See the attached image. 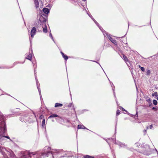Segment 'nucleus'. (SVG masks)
Masks as SVG:
<instances>
[{
    "label": "nucleus",
    "mask_w": 158,
    "mask_h": 158,
    "mask_svg": "<svg viewBox=\"0 0 158 158\" xmlns=\"http://www.w3.org/2000/svg\"><path fill=\"white\" fill-rule=\"evenodd\" d=\"M153 103L154 105H156L157 104L158 102L156 100L154 99L153 101Z\"/></svg>",
    "instance_id": "cd10ccee"
},
{
    "label": "nucleus",
    "mask_w": 158,
    "mask_h": 158,
    "mask_svg": "<svg viewBox=\"0 0 158 158\" xmlns=\"http://www.w3.org/2000/svg\"><path fill=\"white\" fill-rule=\"evenodd\" d=\"M42 27L43 28V31L44 33H47L48 32V30L46 25V24H43L42 25Z\"/></svg>",
    "instance_id": "1a4fd4ad"
},
{
    "label": "nucleus",
    "mask_w": 158,
    "mask_h": 158,
    "mask_svg": "<svg viewBox=\"0 0 158 158\" xmlns=\"http://www.w3.org/2000/svg\"><path fill=\"white\" fill-rule=\"evenodd\" d=\"M49 36L52 38V37H53L52 34L51 33H50L49 35Z\"/></svg>",
    "instance_id": "49530a36"
},
{
    "label": "nucleus",
    "mask_w": 158,
    "mask_h": 158,
    "mask_svg": "<svg viewBox=\"0 0 158 158\" xmlns=\"http://www.w3.org/2000/svg\"><path fill=\"white\" fill-rule=\"evenodd\" d=\"M38 91H39V94H40V100H41V99H42V95H41V90H40V89H39V90H38Z\"/></svg>",
    "instance_id": "c85d7f7f"
},
{
    "label": "nucleus",
    "mask_w": 158,
    "mask_h": 158,
    "mask_svg": "<svg viewBox=\"0 0 158 158\" xmlns=\"http://www.w3.org/2000/svg\"><path fill=\"white\" fill-rule=\"evenodd\" d=\"M126 35V34H125V35H124L123 36H122L121 37H120V38H123V37H124L125 36V35Z\"/></svg>",
    "instance_id": "bf43d9fd"
},
{
    "label": "nucleus",
    "mask_w": 158,
    "mask_h": 158,
    "mask_svg": "<svg viewBox=\"0 0 158 158\" xmlns=\"http://www.w3.org/2000/svg\"><path fill=\"white\" fill-rule=\"evenodd\" d=\"M117 125V123H116V125H115V133L116 132Z\"/></svg>",
    "instance_id": "de8ad7c7"
},
{
    "label": "nucleus",
    "mask_w": 158,
    "mask_h": 158,
    "mask_svg": "<svg viewBox=\"0 0 158 158\" xmlns=\"http://www.w3.org/2000/svg\"><path fill=\"white\" fill-rule=\"evenodd\" d=\"M36 27H33L32 28L31 31V38H33L34 35L36 34L37 31Z\"/></svg>",
    "instance_id": "0eeeda50"
},
{
    "label": "nucleus",
    "mask_w": 158,
    "mask_h": 158,
    "mask_svg": "<svg viewBox=\"0 0 158 158\" xmlns=\"http://www.w3.org/2000/svg\"><path fill=\"white\" fill-rule=\"evenodd\" d=\"M120 111L119 110H118L116 112V115H118L120 114Z\"/></svg>",
    "instance_id": "4c0bfd02"
},
{
    "label": "nucleus",
    "mask_w": 158,
    "mask_h": 158,
    "mask_svg": "<svg viewBox=\"0 0 158 158\" xmlns=\"http://www.w3.org/2000/svg\"><path fill=\"white\" fill-rule=\"evenodd\" d=\"M146 101L148 102H151V99L148 98V99H147Z\"/></svg>",
    "instance_id": "79ce46f5"
},
{
    "label": "nucleus",
    "mask_w": 158,
    "mask_h": 158,
    "mask_svg": "<svg viewBox=\"0 0 158 158\" xmlns=\"http://www.w3.org/2000/svg\"><path fill=\"white\" fill-rule=\"evenodd\" d=\"M87 14L89 15V16L92 19V20L94 21L95 19L93 17L90 13H87Z\"/></svg>",
    "instance_id": "b1692460"
},
{
    "label": "nucleus",
    "mask_w": 158,
    "mask_h": 158,
    "mask_svg": "<svg viewBox=\"0 0 158 158\" xmlns=\"http://www.w3.org/2000/svg\"><path fill=\"white\" fill-rule=\"evenodd\" d=\"M27 57H26V58L31 61L32 60V55L30 53H29V54H27Z\"/></svg>",
    "instance_id": "f3484780"
},
{
    "label": "nucleus",
    "mask_w": 158,
    "mask_h": 158,
    "mask_svg": "<svg viewBox=\"0 0 158 158\" xmlns=\"http://www.w3.org/2000/svg\"><path fill=\"white\" fill-rule=\"evenodd\" d=\"M34 72H35V80H36V82L37 87V88L38 90H39V89H40V85L39 83V82L38 81L37 79V77H36L35 76V70H34Z\"/></svg>",
    "instance_id": "9b49d317"
},
{
    "label": "nucleus",
    "mask_w": 158,
    "mask_h": 158,
    "mask_svg": "<svg viewBox=\"0 0 158 158\" xmlns=\"http://www.w3.org/2000/svg\"><path fill=\"white\" fill-rule=\"evenodd\" d=\"M45 120L44 118L43 119L42 123V126L43 127H44Z\"/></svg>",
    "instance_id": "4be33fe9"
},
{
    "label": "nucleus",
    "mask_w": 158,
    "mask_h": 158,
    "mask_svg": "<svg viewBox=\"0 0 158 158\" xmlns=\"http://www.w3.org/2000/svg\"><path fill=\"white\" fill-rule=\"evenodd\" d=\"M102 31V32L103 33V32H106L105 31L103 30V29L102 28V27H101L100 26H99V27H98Z\"/></svg>",
    "instance_id": "c756f323"
},
{
    "label": "nucleus",
    "mask_w": 158,
    "mask_h": 158,
    "mask_svg": "<svg viewBox=\"0 0 158 158\" xmlns=\"http://www.w3.org/2000/svg\"><path fill=\"white\" fill-rule=\"evenodd\" d=\"M84 158H95L94 156H89V155H85L84 156Z\"/></svg>",
    "instance_id": "aec40b11"
},
{
    "label": "nucleus",
    "mask_w": 158,
    "mask_h": 158,
    "mask_svg": "<svg viewBox=\"0 0 158 158\" xmlns=\"http://www.w3.org/2000/svg\"><path fill=\"white\" fill-rule=\"evenodd\" d=\"M152 110H154L155 111H157V108H156L155 107H153L152 108Z\"/></svg>",
    "instance_id": "ea45409f"
},
{
    "label": "nucleus",
    "mask_w": 158,
    "mask_h": 158,
    "mask_svg": "<svg viewBox=\"0 0 158 158\" xmlns=\"http://www.w3.org/2000/svg\"><path fill=\"white\" fill-rule=\"evenodd\" d=\"M139 68L140 69V68H141V67H141L140 65H139Z\"/></svg>",
    "instance_id": "13d9d810"
},
{
    "label": "nucleus",
    "mask_w": 158,
    "mask_h": 158,
    "mask_svg": "<svg viewBox=\"0 0 158 158\" xmlns=\"http://www.w3.org/2000/svg\"><path fill=\"white\" fill-rule=\"evenodd\" d=\"M155 150H156V152H158V151H157V150L156 149H155Z\"/></svg>",
    "instance_id": "0e129e2a"
},
{
    "label": "nucleus",
    "mask_w": 158,
    "mask_h": 158,
    "mask_svg": "<svg viewBox=\"0 0 158 158\" xmlns=\"http://www.w3.org/2000/svg\"><path fill=\"white\" fill-rule=\"evenodd\" d=\"M103 139H104L105 140H106L107 139H105L104 138H103Z\"/></svg>",
    "instance_id": "69168bd1"
},
{
    "label": "nucleus",
    "mask_w": 158,
    "mask_h": 158,
    "mask_svg": "<svg viewBox=\"0 0 158 158\" xmlns=\"http://www.w3.org/2000/svg\"><path fill=\"white\" fill-rule=\"evenodd\" d=\"M152 95L153 96H155L156 97H157L158 95L157 92H155L152 94Z\"/></svg>",
    "instance_id": "2f4dec72"
},
{
    "label": "nucleus",
    "mask_w": 158,
    "mask_h": 158,
    "mask_svg": "<svg viewBox=\"0 0 158 158\" xmlns=\"http://www.w3.org/2000/svg\"><path fill=\"white\" fill-rule=\"evenodd\" d=\"M123 57L124 59V60L125 61H127L128 60L127 58V57L124 55H123Z\"/></svg>",
    "instance_id": "72a5a7b5"
},
{
    "label": "nucleus",
    "mask_w": 158,
    "mask_h": 158,
    "mask_svg": "<svg viewBox=\"0 0 158 158\" xmlns=\"http://www.w3.org/2000/svg\"><path fill=\"white\" fill-rule=\"evenodd\" d=\"M20 120L21 122L25 123L28 122L30 123L31 122V118H28L26 119L23 118L22 117H21L20 118Z\"/></svg>",
    "instance_id": "6e6552de"
},
{
    "label": "nucleus",
    "mask_w": 158,
    "mask_h": 158,
    "mask_svg": "<svg viewBox=\"0 0 158 158\" xmlns=\"http://www.w3.org/2000/svg\"><path fill=\"white\" fill-rule=\"evenodd\" d=\"M135 116H136V117H138V112L137 111L136 112V114H135Z\"/></svg>",
    "instance_id": "3c124183"
},
{
    "label": "nucleus",
    "mask_w": 158,
    "mask_h": 158,
    "mask_svg": "<svg viewBox=\"0 0 158 158\" xmlns=\"http://www.w3.org/2000/svg\"><path fill=\"white\" fill-rule=\"evenodd\" d=\"M11 68V67H8V66H4V67H3V66H2V67H0V69H9V68Z\"/></svg>",
    "instance_id": "7c9ffc66"
},
{
    "label": "nucleus",
    "mask_w": 158,
    "mask_h": 158,
    "mask_svg": "<svg viewBox=\"0 0 158 158\" xmlns=\"http://www.w3.org/2000/svg\"><path fill=\"white\" fill-rule=\"evenodd\" d=\"M71 157V156H68L67 154L66 153L64 154L63 156H60V157Z\"/></svg>",
    "instance_id": "5701e85b"
},
{
    "label": "nucleus",
    "mask_w": 158,
    "mask_h": 158,
    "mask_svg": "<svg viewBox=\"0 0 158 158\" xmlns=\"http://www.w3.org/2000/svg\"><path fill=\"white\" fill-rule=\"evenodd\" d=\"M19 63H19V62H14L13 64V66L12 67H11V68L14 67V66H15V65H16V64H18Z\"/></svg>",
    "instance_id": "e433bc0d"
},
{
    "label": "nucleus",
    "mask_w": 158,
    "mask_h": 158,
    "mask_svg": "<svg viewBox=\"0 0 158 158\" xmlns=\"http://www.w3.org/2000/svg\"><path fill=\"white\" fill-rule=\"evenodd\" d=\"M115 143L116 144L118 145L120 147L126 148L127 149H128V148L127 147V145H125L124 143L118 141H115Z\"/></svg>",
    "instance_id": "423d86ee"
},
{
    "label": "nucleus",
    "mask_w": 158,
    "mask_h": 158,
    "mask_svg": "<svg viewBox=\"0 0 158 158\" xmlns=\"http://www.w3.org/2000/svg\"><path fill=\"white\" fill-rule=\"evenodd\" d=\"M43 115H41L40 116V119H42V117H43Z\"/></svg>",
    "instance_id": "864d4df0"
},
{
    "label": "nucleus",
    "mask_w": 158,
    "mask_h": 158,
    "mask_svg": "<svg viewBox=\"0 0 158 158\" xmlns=\"http://www.w3.org/2000/svg\"><path fill=\"white\" fill-rule=\"evenodd\" d=\"M94 22L97 25V26L98 27L99 26H100V25L95 20L94 21Z\"/></svg>",
    "instance_id": "c9c22d12"
},
{
    "label": "nucleus",
    "mask_w": 158,
    "mask_h": 158,
    "mask_svg": "<svg viewBox=\"0 0 158 158\" xmlns=\"http://www.w3.org/2000/svg\"><path fill=\"white\" fill-rule=\"evenodd\" d=\"M58 117V115L57 114H54L50 115L48 117V118H52L56 117Z\"/></svg>",
    "instance_id": "a211bd4d"
},
{
    "label": "nucleus",
    "mask_w": 158,
    "mask_h": 158,
    "mask_svg": "<svg viewBox=\"0 0 158 158\" xmlns=\"http://www.w3.org/2000/svg\"><path fill=\"white\" fill-rule=\"evenodd\" d=\"M40 25H37V27H35L36 28V30L38 31H41V26L42 24H41V23H40Z\"/></svg>",
    "instance_id": "dca6fc26"
},
{
    "label": "nucleus",
    "mask_w": 158,
    "mask_h": 158,
    "mask_svg": "<svg viewBox=\"0 0 158 158\" xmlns=\"http://www.w3.org/2000/svg\"><path fill=\"white\" fill-rule=\"evenodd\" d=\"M149 107H150L151 106H153L152 104V103L151 102H149L148 103V105Z\"/></svg>",
    "instance_id": "f704fd0d"
},
{
    "label": "nucleus",
    "mask_w": 158,
    "mask_h": 158,
    "mask_svg": "<svg viewBox=\"0 0 158 158\" xmlns=\"http://www.w3.org/2000/svg\"><path fill=\"white\" fill-rule=\"evenodd\" d=\"M27 114H25L24 115V117H27Z\"/></svg>",
    "instance_id": "6e6d98bb"
},
{
    "label": "nucleus",
    "mask_w": 158,
    "mask_h": 158,
    "mask_svg": "<svg viewBox=\"0 0 158 158\" xmlns=\"http://www.w3.org/2000/svg\"><path fill=\"white\" fill-rule=\"evenodd\" d=\"M91 61H93V62H95L96 63H97L99 65L101 66V67L102 68V69H103V71H104V73H105V72H104V70L103 69H102V67L101 65L100 64H99V63L98 62L96 61H95V60H91Z\"/></svg>",
    "instance_id": "a19ab883"
},
{
    "label": "nucleus",
    "mask_w": 158,
    "mask_h": 158,
    "mask_svg": "<svg viewBox=\"0 0 158 158\" xmlns=\"http://www.w3.org/2000/svg\"><path fill=\"white\" fill-rule=\"evenodd\" d=\"M152 150L150 148L149 145L145 144L143 147L142 153L144 155L148 156L151 154Z\"/></svg>",
    "instance_id": "20e7f679"
},
{
    "label": "nucleus",
    "mask_w": 158,
    "mask_h": 158,
    "mask_svg": "<svg viewBox=\"0 0 158 158\" xmlns=\"http://www.w3.org/2000/svg\"><path fill=\"white\" fill-rule=\"evenodd\" d=\"M38 25H39V26L40 25V23H39V22L37 23V22H35L33 24V26L35 27H36Z\"/></svg>",
    "instance_id": "393cba45"
},
{
    "label": "nucleus",
    "mask_w": 158,
    "mask_h": 158,
    "mask_svg": "<svg viewBox=\"0 0 158 158\" xmlns=\"http://www.w3.org/2000/svg\"><path fill=\"white\" fill-rule=\"evenodd\" d=\"M73 105V104L72 103H70L69 104V105H68L69 107H71V106Z\"/></svg>",
    "instance_id": "09e8293b"
},
{
    "label": "nucleus",
    "mask_w": 158,
    "mask_h": 158,
    "mask_svg": "<svg viewBox=\"0 0 158 158\" xmlns=\"http://www.w3.org/2000/svg\"><path fill=\"white\" fill-rule=\"evenodd\" d=\"M122 110L123 111H126L123 108H122Z\"/></svg>",
    "instance_id": "4d7b16f0"
},
{
    "label": "nucleus",
    "mask_w": 158,
    "mask_h": 158,
    "mask_svg": "<svg viewBox=\"0 0 158 158\" xmlns=\"http://www.w3.org/2000/svg\"><path fill=\"white\" fill-rule=\"evenodd\" d=\"M38 17H39L40 23L42 25L43 24H46V21L47 19V17L43 13H40L38 15Z\"/></svg>",
    "instance_id": "7ed1b4c3"
},
{
    "label": "nucleus",
    "mask_w": 158,
    "mask_h": 158,
    "mask_svg": "<svg viewBox=\"0 0 158 158\" xmlns=\"http://www.w3.org/2000/svg\"><path fill=\"white\" fill-rule=\"evenodd\" d=\"M52 6L51 4H48L46 6V7L48 8H49V9H50V10L51 7H52Z\"/></svg>",
    "instance_id": "58836bf2"
},
{
    "label": "nucleus",
    "mask_w": 158,
    "mask_h": 158,
    "mask_svg": "<svg viewBox=\"0 0 158 158\" xmlns=\"http://www.w3.org/2000/svg\"><path fill=\"white\" fill-rule=\"evenodd\" d=\"M140 69L141 71H142L143 72H144L145 71V69L143 67H142L140 68Z\"/></svg>",
    "instance_id": "37998d69"
},
{
    "label": "nucleus",
    "mask_w": 158,
    "mask_h": 158,
    "mask_svg": "<svg viewBox=\"0 0 158 158\" xmlns=\"http://www.w3.org/2000/svg\"><path fill=\"white\" fill-rule=\"evenodd\" d=\"M50 10L49 9L44 7L43 9V11L44 13L47 15L49 13Z\"/></svg>",
    "instance_id": "9d476101"
},
{
    "label": "nucleus",
    "mask_w": 158,
    "mask_h": 158,
    "mask_svg": "<svg viewBox=\"0 0 158 158\" xmlns=\"http://www.w3.org/2000/svg\"><path fill=\"white\" fill-rule=\"evenodd\" d=\"M35 6L36 9L39 7V2L38 0H34Z\"/></svg>",
    "instance_id": "2eb2a0df"
},
{
    "label": "nucleus",
    "mask_w": 158,
    "mask_h": 158,
    "mask_svg": "<svg viewBox=\"0 0 158 158\" xmlns=\"http://www.w3.org/2000/svg\"><path fill=\"white\" fill-rule=\"evenodd\" d=\"M106 142L108 143L109 144V146H110V143H109L108 142V140L107 139L106 140Z\"/></svg>",
    "instance_id": "603ef678"
},
{
    "label": "nucleus",
    "mask_w": 158,
    "mask_h": 158,
    "mask_svg": "<svg viewBox=\"0 0 158 158\" xmlns=\"http://www.w3.org/2000/svg\"><path fill=\"white\" fill-rule=\"evenodd\" d=\"M78 129H87L88 130L87 128H86L85 126L83 125H78L77 126Z\"/></svg>",
    "instance_id": "f8f14e48"
},
{
    "label": "nucleus",
    "mask_w": 158,
    "mask_h": 158,
    "mask_svg": "<svg viewBox=\"0 0 158 158\" xmlns=\"http://www.w3.org/2000/svg\"><path fill=\"white\" fill-rule=\"evenodd\" d=\"M103 35L105 36H107L108 39L114 44L115 45H117V43L116 42V40L112 38V35L109 34L107 32L105 31L103 32Z\"/></svg>",
    "instance_id": "39448f33"
},
{
    "label": "nucleus",
    "mask_w": 158,
    "mask_h": 158,
    "mask_svg": "<svg viewBox=\"0 0 158 158\" xmlns=\"http://www.w3.org/2000/svg\"><path fill=\"white\" fill-rule=\"evenodd\" d=\"M0 144L6 141V139L5 138H6L11 140L9 136L5 135L7 134L6 127L5 122L4 120L2 119L0 120ZM2 150L1 147L0 146V152Z\"/></svg>",
    "instance_id": "f03ea898"
},
{
    "label": "nucleus",
    "mask_w": 158,
    "mask_h": 158,
    "mask_svg": "<svg viewBox=\"0 0 158 158\" xmlns=\"http://www.w3.org/2000/svg\"><path fill=\"white\" fill-rule=\"evenodd\" d=\"M111 85V87H112V89H113V93H114V96L115 97V92H114V90H115V86H114V85H113V83H112V84Z\"/></svg>",
    "instance_id": "412c9836"
},
{
    "label": "nucleus",
    "mask_w": 158,
    "mask_h": 158,
    "mask_svg": "<svg viewBox=\"0 0 158 158\" xmlns=\"http://www.w3.org/2000/svg\"><path fill=\"white\" fill-rule=\"evenodd\" d=\"M148 127H147V129H148Z\"/></svg>",
    "instance_id": "774afa93"
},
{
    "label": "nucleus",
    "mask_w": 158,
    "mask_h": 158,
    "mask_svg": "<svg viewBox=\"0 0 158 158\" xmlns=\"http://www.w3.org/2000/svg\"><path fill=\"white\" fill-rule=\"evenodd\" d=\"M44 152H27V154L24 155L25 158L30 157L31 158H42L45 156L48 157L49 156H52L54 157V153H58L59 152V150H54L53 151L51 150L50 147H45L44 149Z\"/></svg>",
    "instance_id": "f257e3e1"
},
{
    "label": "nucleus",
    "mask_w": 158,
    "mask_h": 158,
    "mask_svg": "<svg viewBox=\"0 0 158 158\" xmlns=\"http://www.w3.org/2000/svg\"><path fill=\"white\" fill-rule=\"evenodd\" d=\"M153 124H152L151 125H150L149 126V127L150 129H152V128L153 127Z\"/></svg>",
    "instance_id": "a18cd8bd"
},
{
    "label": "nucleus",
    "mask_w": 158,
    "mask_h": 158,
    "mask_svg": "<svg viewBox=\"0 0 158 158\" xmlns=\"http://www.w3.org/2000/svg\"><path fill=\"white\" fill-rule=\"evenodd\" d=\"M51 39L53 41V42H55V41H54V39H53V37H52Z\"/></svg>",
    "instance_id": "5fc2aeb1"
},
{
    "label": "nucleus",
    "mask_w": 158,
    "mask_h": 158,
    "mask_svg": "<svg viewBox=\"0 0 158 158\" xmlns=\"http://www.w3.org/2000/svg\"><path fill=\"white\" fill-rule=\"evenodd\" d=\"M151 72L149 70H147L146 72V75L148 76L150 75V73Z\"/></svg>",
    "instance_id": "473e14b6"
},
{
    "label": "nucleus",
    "mask_w": 158,
    "mask_h": 158,
    "mask_svg": "<svg viewBox=\"0 0 158 158\" xmlns=\"http://www.w3.org/2000/svg\"><path fill=\"white\" fill-rule=\"evenodd\" d=\"M38 25H39V26L40 25V23H39V22L37 23V22H35L33 24V26L35 27H36Z\"/></svg>",
    "instance_id": "a878e982"
},
{
    "label": "nucleus",
    "mask_w": 158,
    "mask_h": 158,
    "mask_svg": "<svg viewBox=\"0 0 158 158\" xmlns=\"http://www.w3.org/2000/svg\"><path fill=\"white\" fill-rule=\"evenodd\" d=\"M103 139H104L105 140H106L107 139H105L104 138H103Z\"/></svg>",
    "instance_id": "338daca9"
},
{
    "label": "nucleus",
    "mask_w": 158,
    "mask_h": 158,
    "mask_svg": "<svg viewBox=\"0 0 158 158\" xmlns=\"http://www.w3.org/2000/svg\"><path fill=\"white\" fill-rule=\"evenodd\" d=\"M63 106V104L61 103H55V107H61Z\"/></svg>",
    "instance_id": "6ab92c4d"
},
{
    "label": "nucleus",
    "mask_w": 158,
    "mask_h": 158,
    "mask_svg": "<svg viewBox=\"0 0 158 158\" xmlns=\"http://www.w3.org/2000/svg\"><path fill=\"white\" fill-rule=\"evenodd\" d=\"M10 151L11 152H8V154L11 157V158H14L15 157L14 154L11 150H10Z\"/></svg>",
    "instance_id": "4468645a"
},
{
    "label": "nucleus",
    "mask_w": 158,
    "mask_h": 158,
    "mask_svg": "<svg viewBox=\"0 0 158 158\" xmlns=\"http://www.w3.org/2000/svg\"><path fill=\"white\" fill-rule=\"evenodd\" d=\"M156 98L157 99V100L158 101V96L157 97V98Z\"/></svg>",
    "instance_id": "680f3d73"
},
{
    "label": "nucleus",
    "mask_w": 158,
    "mask_h": 158,
    "mask_svg": "<svg viewBox=\"0 0 158 158\" xmlns=\"http://www.w3.org/2000/svg\"><path fill=\"white\" fill-rule=\"evenodd\" d=\"M146 131H147V130H144V131H143V132H144V134L145 135L146 133Z\"/></svg>",
    "instance_id": "8fccbe9b"
},
{
    "label": "nucleus",
    "mask_w": 158,
    "mask_h": 158,
    "mask_svg": "<svg viewBox=\"0 0 158 158\" xmlns=\"http://www.w3.org/2000/svg\"><path fill=\"white\" fill-rule=\"evenodd\" d=\"M2 92H3V94H2L1 95H2L4 94H6L7 95H8L10 96L9 94H7L6 93V92H4L3 91H2Z\"/></svg>",
    "instance_id": "c03bdc74"
},
{
    "label": "nucleus",
    "mask_w": 158,
    "mask_h": 158,
    "mask_svg": "<svg viewBox=\"0 0 158 158\" xmlns=\"http://www.w3.org/2000/svg\"><path fill=\"white\" fill-rule=\"evenodd\" d=\"M30 44H31V41H30Z\"/></svg>",
    "instance_id": "e2e57ef3"
},
{
    "label": "nucleus",
    "mask_w": 158,
    "mask_h": 158,
    "mask_svg": "<svg viewBox=\"0 0 158 158\" xmlns=\"http://www.w3.org/2000/svg\"><path fill=\"white\" fill-rule=\"evenodd\" d=\"M153 125L155 126H158V121H154L153 122Z\"/></svg>",
    "instance_id": "bb28decb"
},
{
    "label": "nucleus",
    "mask_w": 158,
    "mask_h": 158,
    "mask_svg": "<svg viewBox=\"0 0 158 158\" xmlns=\"http://www.w3.org/2000/svg\"><path fill=\"white\" fill-rule=\"evenodd\" d=\"M60 53L62 55L63 57L64 58L65 60H67L68 59V56L67 55H65L64 53L62 51L60 52Z\"/></svg>",
    "instance_id": "ddd939ff"
},
{
    "label": "nucleus",
    "mask_w": 158,
    "mask_h": 158,
    "mask_svg": "<svg viewBox=\"0 0 158 158\" xmlns=\"http://www.w3.org/2000/svg\"><path fill=\"white\" fill-rule=\"evenodd\" d=\"M110 84L111 85L112 84V83H113L112 82H111V81H110Z\"/></svg>",
    "instance_id": "052dcab7"
}]
</instances>
